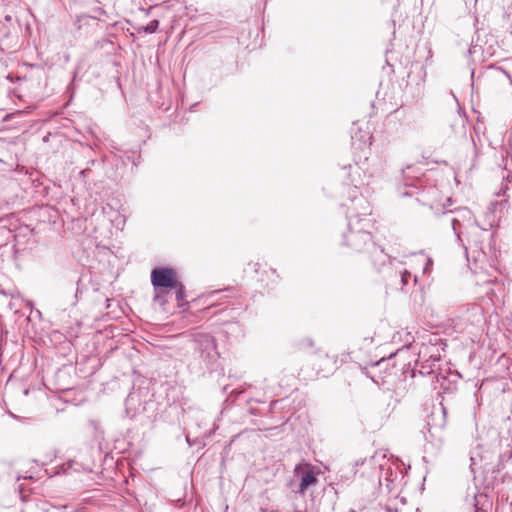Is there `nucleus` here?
I'll list each match as a JSON object with an SVG mask.
<instances>
[{
  "label": "nucleus",
  "mask_w": 512,
  "mask_h": 512,
  "mask_svg": "<svg viewBox=\"0 0 512 512\" xmlns=\"http://www.w3.org/2000/svg\"><path fill=\"white\" fill-rule=\"evenodd\" d=\"M443 218L451 224L458 241L466 251L472 246L481 249L482 241L479 238L481 229L469 208L462 207L454 211L445 212Z\"/></svg>",
  "instance_id": "1"
},
{
  "label": "nucleus",
  "mask_w": 512,
  "mask_h": 512,
  "mask_svg": "<svg viewBox=\"0 0 512 512\" xmlns=\"http://www.w3.org/2000/svg\"><path fill=\"white\" fill-rule=\"evenodd\" d=\"M180 281L172 268H155L151 272V283L154 287V302L164 306L168 301L170 291L178 285Z\"/></svg>",
  "instance_id": "2"
},
{
  "label": "nucleus",
  "mask_w": 512,
  "mask_h": 512,
  "mask_svg": "<svg viewBox=\"0 0 512 512\" xmlns=\"http://www.w3.org/2000/svg\"><path fill=\"white\" fill-rule=\"evenodd\" d=\"M319 473L320 470L308 462L298 463L294 468V476L299 480V484L293 491L304 496L310 487H315L318 484L317 475Z\"/></svg>",
  "instance_id": "3"
},
{
  "label": "nucleus",
  "mask_w": 512,
  "mask_h": 512,
  "mask_svg": "<svg viewBox=\"0 0 512 512\" xmlns=\"http://www.w3.org/2000/svg\"><path fill=\"white\" fill-rule=\"evenodd\" d=\"M391 270L384 277L389 285L404 290L412 281L416 283L417 277L405 268L404 264L400 261L394 263V267H390Z\"/></svg>",
  "instance_id": "4"
},
{
  "label": "nucleus",
  "mask_w": 512,
  "mask_h": 512,
  "mask_svg": "<svg viewBox=\"0 0 512 512\" xmlns=\"http://www.w3.org/2000/svg\"><path fill=\"white\" fill-rule=\"evenodd\" d=\"M344 244L356 252H364L374 247L371 234L367 231H349L344 235Z\"/></svg>",
  "instance_id": "5"
},
{
  "label": "nucleus",
  "mask_w": 512,
  "mask_h": 512,
  "mask_svg": "<svg viewBox=\"0 0 512 512\" xmlns=\"http://www.w3.org/2000/svg\"><path fill=\"white\" fill-rule=\"evenodd\" d=\"M367 252L370 253L371 261L374 267L380 272L383 273L384 277L391 270L390 267H394V263L398 262L395 258H391L383 248L377 246L374 243V247H371Z\"/></svg>",
  "instance_id": "6"
},
{
  "label": "nucleus",
  "mask_w": 512,
  "mask_h": 512,
  "mask_svg": "<svg viewBox=\"0 0 512 512\" xmlns=\"http://www.w3.org/2000/svg\"><path fill=\"white\" fill-rule=\"evenodd\" d=\"M198 342V349L201 353V356L207 359H213L215 356L218 355L216 348V341L215 339L210 335H202L197 340Z\"/></svg>",
  "instance_id": "7"
},
{
  "label": "nucleus",
  "mask_w": 512,
  "mask_h": 512,
  "mask_svg": "<svg viewBox=\"0 0 512 512\" xmlns=\"http://www.w3.org/2000/svg\"><path fill=\"white\" fill-rule=\"evenodd\" d=\"M172 290L175 291V300L179 307H182L186 303V292L184 285L179 282Z\"/></svg>",
  "instance_id": "8"
},
{
  "label": "nucleus",
  "mask_w": 512,
  "mask_h": 512,
  "mask_svg": "<svg viewBox=\"0 0 512 512\" xmlns=\"http://www.w3.org/2000/svg\"><path fill=\"white\" fill-rule=\"evenodd\" d=\"M90 20V16L86 13H81L76 16L74 26L75 28L80 31L84 25H88Z\"/></svg>",
  "instance_id": "9"
},
{
  "label": "nucleus",
  "mask_w": 512,
  "mask_h": 512,
  "mask_svg": "<svg viewBox=\"0 0 512 512\" xmlns=\"http://www.w3.org/2000/svg\"><path fill=\"white\" fill-rule=\"evenodd\" d=\"M158 27H159V21L155 19V20L150 21L146 26L139 28L138 32L143 31L147 34H152L157 31Z\"/></svg>",
  "instance_id": "10"
},
{
  "label": "nucleus",
  "mask_w": 512,
  "mask_h": 512,
  "mask_svg": "<svg viewBox=\"0 0 512 512\" xmlns=\"http://www.w3.org/2000/svg\"><path fill=\"white\" fill-rule=\"evenodd\" d=\"M105 15L106 11L100 6L93 7L91 9V13L88 14V16H90V19L92 20H101V18Z\"/></svg>",
  "instance_id": "11"
},
{
  "label": "nucleus",
  "mask_w": 512,
  "mask_h": 512,
  "mask_svg": "<svg viewBox=\"0 0 512 512\" xmlns=\"http://www.w3.org/2000/svg\"><path fill=\"white\" fill-rule=\"evenodd\" d=\"M425 265L423 267V273L424 274H430L433 266V260L430 257L424 256Z\"/></svg>",
  "instance_id": "12"
},
{
  "label": "nucleus",
  "mask_w": 512,
  "mask_h": 512,
  "mask_svg": "<svg viewBox=\"0 0 512 512\" xmlns=\"http://www.w3.org/2000/svg\"><path fill=\"white\" fill-rule=\"evenodd\" d=\"M507 189H508L507 184L502 183V188H501L500 192L497 193V196H500V195L504 196Z\"/></svg>",
  "instance_id": "13"
},
{
  "label": "nucleus",
  "mask_w": 512,
  "mask_h": 512,
  "mask_svg": "<svg viewBox=\"0 0 512 512\" xmlns=\"http://www.w3.org/2000/svg\"><path fill=\"white\" fill-rule=\"evenodd\" d=\"M302 346L313 347V341L307 338L303 341Z\"/></svg>",
  "instance_id": "14"
},
{
  "label": "nucleus",
  "mask_w": 512,
  "mask_h": 512,
  "mask_svg": "<svg viewBox=\"0 0 512 512\" xmlns=\"http://www.w3.org/2000/svg\"><path fill=\"white\" fill-rule=\"evenodd\" d=\"M220 292H221L220 290H215V291H211L208 295L209 296H214V295L219 294Z\"/></svg>",
  "instance_id": "15"
},
{
  "label": "nucleus",
  "mask_w": 512,
  "mask_h": 512,
  "mask_svg": "<svg viewBox=\"0 0 512 512\" xmlns=\"http://www.w3.org/2000/svg\"><path fill=\"white\" fill-rule=\"evenodd\" d=\"M512 178V176L510 175H507L506 177L503 176V179L506 181V182H510V179Z\"/></svg>",
  "instance_id": "16"
},
{
  "label": "nucleus",
  "mask_w": 512,
  "mask_h": 512,
  "mask_svg": "<svg viewBox=\"0 0 512 512\" xmlns=\"http://www.w3.org/2000/svg\"><path fill=\"white\" fill-rule=\"evenodd\" d=\"M84 509H74L72 512H83Z\"/></svg>",
  "instance_id": "17"
},
{
  "label": "nucleus",
  "mask_w": 512,
  "mask_h": 512,
  "mask_svg": "<svg viewBox=\"0 0 512 512\" xmlns=\"http://www.w3.org/2000/svg\"><path fill=\"white\" fill-rule=\"evenodd\" d=\"M506 202H507V200L505 199V200H503L502 202H500L498 205H499V206H502V205H503V203H506Z\"/></svg>",
  "instance_id": "18"
}]
</instances>
